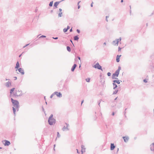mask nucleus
I'll return each instance as SVG.
<instances>
[{
  "label": "nucleus",
  "instance_id": "nucleus-41",
  "mask_svg": "<svg viewBox=\"0 0 154 154\" xmlns=\"http://www.w3.org/2000/svg\"><path fill=\"white\" fill-rule=\"evenodd\" d=\"M53 38L55 39H57L58 38V37H55V38L53 37Z\"/></svg>",
  "mask_w": 154,
  "mask_h": 154
},
{
  "label": "nucleus",
  "instance_id": "nucleus-47",
  "mask_svg": "<svg viewBox=\"0 0 154 154\" xmlns=\"http://www.w3.org/2000/svg\"><path fill=\"white\" fill-rule=\"evenodd\" d=\"M42 110L45 113V110H44V108L42 107Z\"/></svg>",
  "mask_w": 154,
  "mask_h": 154
},
{
  "label": "nucleus",
  "instance_id": "nucleus-36",
  "mask_svg": "<svg viewBox=\"0 0 154 154\" xmlns=\"http://www.w3.org/2000/svg\"><path fill=\"white\" fill-rule=\"evenodd\" d=\"M144 82L145 83H147V81L146 80V79H144L143 80Z\"/></svg>",
  "mask_w": 154,
  "mask_h": 154
},
{
  "label": "nucleus",
  "instance_id": "nucleus-60",
  "mask_svg": "<svg viewBox=\"0 0 154 154\" xmlns=\"http://www.w3.org/2000/svg\"><path fill=\"white\" fill-rule=\"evenodd\" d=\"M9 80L10 79H6V80L7 81V80Z\"/></svg>",
  "mask_w": 154,
  "mask_h": 154
},
{
  "label": "nucleus",
  "instance_id": "nucleus-53",
  "mask_svg": "<svg viewBox=\"0 0 154 154\" xmlns=\"http://www.w3.org/2000/svg\"><path fill=\"white\" fill-rule=\"evenodd\" d=\"M70 41L71 42V43H72V44L73 45V43H72V41L71 39H70Z\"/></svg>",
  "mask_w": 154,
  "mask_h": 154
},
{
  "label": "nucleus",
  "instance_id": "nucleus-14",
  "mask_svg": "<svg viewBox=\"0 0 154 154\" xmlns=\"http://www.w3.org/2000/svg\"><path fill=\"white\" fill-rule=\"evenodd\" d=\"M76 66L77 65L76 64H74L71 68V71L72 72H73L74 71V70L75 69V68L76 67Z\"/></svg>",
  "mask_w": 154,
  "mask_h": 154
},
{
  "label": "nucleus",
  "instance_id": "nucleus-54",
  "mask_svg": "<svg viewBox=\"0 0 154 154\" xmlns=\"http://www.w3.org/2000/svg\"><path fill=\"white\" fill-rule=\"evenodd\" d=\"M78 59L79 60H80V57H78Z\"/></svg>",
  "mask_w": 154,
  "mask_h": 154
},
{
  "label": "nucleus",
  "instance_id": "nucleus-63",
  "mask_svg": "<svg viewBox=\"0 0 154 154\" xmlns=\"http://www.w3.org/2000/svg\"><path fill=\"white\" fill-rule=\"evenodd\" d=\"M117 97L115 99V100H116L117 99Z\"/></svg>",
  "mask_w": 154,
  "mask_h": 154
},
{
  "label": "nucleus",
  "instance_id": "nucleus-57",
  "mask_svg": "<svg viewBox=\"0 0 154 154\" xmlns=\"http://www.w3.org/2000/svg\"><path fill=\"white\" fill-rule=\"evenodd\" d=\"M84 102V100H83L82 101V102H81V105L82 104V103H83Z\"/></svg>",
  "mask_w": 154,
  "mask_h": 154
},
{
  "label": "nucleus",
  "instance_id": "nucleus-46",
  "mask_svg": "<svg viewBox=\"0 0 154 154\" xmlns=\"http://www.w3.org/2000/svg\"><path fill=\"white\" fill-rule=\"evenodd\" d=\"M72 28L71 29H70L69 30V31L70 32H72Z\"/></svg>",
  "mask_w": 154,
  "mask_h": 154
},
{
  "label": "nucleus",
  "instance_id": "nucleus-1",
  "mask_svg": "<svg viewBox=\"0 0 154 154\" xmlns=\"http://www.w3.org/2000/svg\"><path fill=\"white\" fill-rule=\"evenodd\" d=\"M11 101L13 104V110L14 116L15 115V112L17 110V111L19 110V103L18 101L14 100L12 98L11 99Z\"/></svg>",
  "mask_w": 154,
  "mask_h": 154
},
{
  "label": "nucleus",
  "instance_id": "nucleus-34",
  "mask_svg": "<svg viewBox=\"0 0 154 154\" xmlns=\"http://www.w3.org/2000/svg\"><path fill=\"white\" fill-rule=\"evenodd\" d=\"M45 37H46V36H45L44 35H41L39 37V38H45Z\"/></svg>",
  "mask_w": 154,
  "mask_h": 154
},
{
  "label": "nucleus",
  "instance_id": "nucleus-10",
  "mask_svg": "<svg viewBox=\"0 0 154 154\" xmlns=\"http://www.w3.org/2000/svg\"><path fill=\"white\" fill-rule=\"evenodd\" d=\"M123 138L124 140V141L125 142H128L129 139V137H128L127 136L123 137Z\"/></svg>",
  "mask_w": 154,
  "mask_h": 154
},
{
  "label": "nucleus",
  "instance_id": "nucleus-49",
  "mask_svg": "<svg viewBox=\"0 0 154 154\" xmlns=\"http://www.w3.org/2000/svg\"><path fill=\"white\" fill-rule=\"evenodd\" d=\"M93 2H92V3L91 4V7H93Z\"/></svg>",
  "mask_w": 154,
  "mask_h": 154
},
{
  "label": "nucleus",
  "instance_id": "nucleus-6",
  "mask_svg": "<svg viewBox=\"0 0 154 154\" xmlns=\"http://www.w3.org/2000/svg\"><path fill=\"white\" fill-rule=\"evenodd\" d=\"M121 67L120 66H119L118 67V69L116 71V72L115 73V74H116V75H117V77H118V75L119 73V72H120V71L121 70Z\"/></svg>",
  "mask_w": 154,
  "mask_h": 154
},
{
  "label": "nucleus",
  "instance_id": "nucleus-24",
  "mask_svg": "<svg viewBox=\"0 0 154 154\" xmlns=\"http://www.w3.org/2000/svg\"><path fill=\"white\" fill-rule=\"evenodd\" d=\"M66 49H67V50L68 51L70 52L71 51V48H70L69 46H67Z\"/></svg>",
  "mask_w": 154,
  "mask_h": 154
},
{
  "label": "nucleus",
  "instance_id": "nucleus-9",
  "mask_svg": "<svg viewBox=\"0 0 154 154\" xmlns=\"http://www.w3.org/2000/svg\"><path fill=\"white\" fill-rule=\"evenodd\" d=\"M81 147H82V150H81V152H82V153L83 154L84 152H85V146L83 145H82L81 146Z\"/></svg>",
  "mask_w": 154,
  "mask_h": 154
},
{
  "label": "nucleus",
  "instance_id": "nucleus-15",
  "mask_svg": "<svg viewBox=\"0 0 154 154\" xmlns=\"http://www.w3.org/2000/svg\"><path fill=\"white\" fill-rule=\"evenodd\" d=\"M121 55H117L116 57V60L117 62H119L120 61V58Z\"/></svg>",
  "mask_w": 154,
  "mask_h": 154
},
{
  "label": "nucleus",
  "instance_id": "nucleus-8",
  "mask_svg": "<svg viewBox=\"0 0 154 154\" xmlns=\"http://www.w3.org/2000/svg\"><path fill=\"white\" fill-rule=\"evenodd\" d=\"M18 71L22 75H24V72L23 69L22 68H20L18 69Z\"/></svg>",
  "mask_w": 154,
  "mask_h": 154
},
{
  "label": "nucleus",
  "instance_id": "nucleus-30",
  "mask_svg": "<svg viewBox=\"0 0 154 154\" xmlns=\"http://www.w3.org/2000/svg\"><path fill=\"white\" fill-rule=\"evenodd\" d=\"M67 30H68L66 28L64 29H63V31L64 32H66L67 31Z\"/></svg>",
  "mask_w": 154,
  "mask_h": 154
},
{
  "label": "nucleus",
  "instance_id": "nucleus-11",
  "mask_svg": "<svg viewBox=\"0 0 154 154\" xmlns=\"http://www.w3.org/2000/svg\"><path fill=\"white\" fill-rule=\"evenodd\" d=\"M150 150L154 152V143H153L150 145Z\"/></svg>",
  "mask_w": 154,
  "mask_h": 154
},
{
  "label": "nucleus",
  "instance_id": "nucleus-38",
  "mask_svg": "<svg viewBox=\"0 0 154 154\" xmlns=\"http://www.w3.org/2000/svg\"><path fill=\"white\" fill-rule=\"evenodd\" d=\"M122 49V48L120 47H119L118 48V51H121V50Z\"/></svg>",
  "mask_w": 154,
  "mask_h": 154
},
{
  "label": "nucleus",
  "instance_id": "nucleus-56",
  "mask_svg": "<svg viewBox=\"0 0 154 154\" xmlns=\"http://www.w3.org/2000/svg\"><path fill=\"white\" fill-rule=\"evenodd\" d=\"M55 145H55V144L54 145V150H55V148H54V147H55Z\"/></svg>",
  "mask_w": 154,
  "mask_h": 154
},
{
  "label": "nucleus",
  "instance_id": "nucleus-42",
  "mask_svg": "<svg viewBox=\"0 0 154 154\" xmlns=\"http://www.w3.org/2000/svg\"><path fill=\"white\" fill-rule=\"evenodd\" d=\"M14 80H17V77H16V76L14 77Z\"/></svg>",
  "mask_w": 154,
  "mask_h": 154
},
{
  "label": "nucleus",
  "instance_id": "nucleus-37",
  "mask_svg": "<svg viewBox=\"0 0 154 154\" xmlns=\"http://www.w3.org/2000/svg\"><path fill=\"white\" fill-rule=\"evenodd\" d=\"M76 31L78 33H79L80 32V31L78 29H77L76 30Z\"/></svg>",
  "mask_w": 154,
  "mask_h": 154
},
{
  "label": "nucleus",
  "instance_id": "nucleus-13",
  "mask_svg": "<svg viewBox=\"0 0 154 154\" xmlns=\"http://www.w3.org/2000/svg\"><path fill=\"white\" fill-rule=\"evenodd\" d=\"M115 147V146H114V143H111L110 145V149L111 150H113Z\"/></svg>",
  "mask_w": 154,
  "mask_h": 154
},
{
  "label": "nucleus",
  "instance_id": "nucleus-28",
  "mask_svg": "<svg viewBox=\"0 0 154 154\" xmlns=\"http://www.w3.org/2000/svg\"><path fill=\"white\" fill-rule=\"evenodd\" d=\"M62 12H60L58 14L59 17H61L62 16Z\"/></svg>",
  "mask_w": 154,
  "mask_h": 154
},
{
  "label": "nucleus",
  "instance_id": "nucleus-31",
  "mask_svg": "<svg viewBox=\"0 0 154 154\" xmlns=\"http://www.w3.org/2000/svg\"><path fill=\"white\" fill-rule=\"evenodd\" d=\"M55 95V94H54V92L51 95V96H50V98H52V97H53V96Z\"/></svg>",
  "mask_w": 154,
  "mask_h": 154
},
{
  "label": "nucleus",
  "instance_id": "nucleus-62",
  "mask_svg": "<svg viewBox=\"0 0 154 154\" xmlns=\"http://www.w3.org/2000/svg\"><path fill=\"white\" fill-rule=\"evenodd\" d=\"M118 151H119V148H118L117 149V152H118Z\"/></svg>",
  "mask_w": 154,
  "mask_h": 154
},
{
  "label": "nucleus",
  "instance_id": "nucleus-61",
  "mask_svg": "<svg viewBox=\"0 0 154 154\" xmlns=\"http://www.w3.org/2000/svg\"><path fill=\"white\" fill-rule=\"evenodd\" d=\"M123 0H121V2H123Z\"/></svg>",
  "mask_w": 154,
  "mask_h": 154
},
{
  "label": "nucleus",
  "instance_id": "nucleus-16",
  "mask_svg": "<svg viewBox=\"0 0 154 154\" xmlns=\"http://www.w3.org/2000/svg\"><path fill=\"white\" fill-rule=\"evenodd\" d=\"M10 141L7 140H5V146H9L10 144Z\"/></svg>",
  "mask_w": 154,
  "mask_h": 154
},
{
  "label": "nucleus",
  "instance_id": "nucleus-51",
  "mask_svg": "<svg viewBox=\"0 0 154 154\" xmlns=\"http://www.w3.org/2000/svg\"><path fill=\"white\" fill-rule=\"evenodd\" d=\"M80 8V5H78V8L79 9Z\"/></svg>",
  "mask_w": 154,
  "mask_h": 154
},
{
  "label": "nucleus",
  "instance_id": "nucleus-33",
  "mask_svg": "<svg viewBox=\"0 0 154 154\" xmlns=\"http://www.w3.org/2000/svg\"><path fill=\"white\" fill-rule=\"evenodd\" d=\"M109 16H106V21L107 22H108V21L107 19H108V18H109Z\"/></svg>",
  "mask_w": 154,
  "mask_h": 154
},
{
  "label": "nucleus",
  "instance_id": "nucleus-2",
  "mask_svg": "<svg viewBox=\"0 0 154 154\" xmlns=\"http://www.w3.org/2000/svg\"><path fill=\"white\" fill-rule=\"evenodd\" d=\"M53 115L51 114L49 118L48 122L50 125H53L55 122V120L53 118Z\"/></svg>",
  "mask_w": 154,
  "mask_h": 154
},
{
  "label": "nucleus",
  "instance_id": "nucleus-27",
  "mask_svg": "<svg viewBox=\"0 0 154 154\" xmlns=\"http://www.w3.org/2000/svg\"><path fill=\"white\" fill-rule=\"evenodd\" d=\"M115 75H114V74H112V79H118L117 78H115Z\"/></svg>",
  "mask_w": 154,
  "mask_h": 154
},
{
  "label": "nucleus",
  "instance_id": "nucleus-26",
  "mask_svg": "<svg viewBox=\"0 0 154 154\" xmlns=\"http://www.w3.org/2000/svg\"><path fill=\"white\" fill-rule=\"evenodd\" d=\"M53 4V1H52L50 2V3L49 4V6L50 7H51L52 6Z\"/></svg>",
  "mask_w": 154,
  "mask_h": 154
},
{
  "label": "nucleus",
  "instance_id": "nucleus-29",
  "mask_svg": "<svg viewBox=\"0 0 154 154\" xmlns=\"http://www.w3.org/2000/svg\"><path fill=\"white\" fill-rule=\"evenodd\" d=\"M90 79L89 78H88L86 79V82H90Z\"/></svg>",
  "mask_w": 154,
  "mask_h": 154
},
{
  "label": "nucleus",
  "instance_id": "nucleus-32",
  "mask_svg": "<svg viewBox=\"0 0 154 154\" xmlns=\"http://www.w3.org/2000/svg\"><path fill=\"white\" fill-rule=\"evenodd\" d=\"M60 135L59 134V132H57V137H60Z\"/></svg>",
  "mask_w": 154,
  "mask_h": 154
},
{
  "label": "nucleus",
  "instance_id": "nucleus-48",
  "mask_svg": "<svg viewBox=\"0 0 154 154\" xmlns=\"http://www.w3.org/2000/svg\"><path fill=\"white\" fill-rule=\"evenodd\" d=\"M80 2H81V1H80L79 2H78V4H77L78 5H79V3Z\"/></svg>",
  "mask_w": 154,
  "mask_h": 154
},
{
  "label": "nucleus",
  "instance_id": "nucleus-58",
  "mask_svg": "<svg viewBox=\"0 0 154 154\" xmlns=\"http://www.w3.org/2000/svg\"><path fill=\"white\" fill-rule=\"evenodd\" d=\"M106 42H104V43H103V45H106Z\"/></svg>",
  "mask_w": 154,
  "mask_h": 154
},
{
  "label": "nucleus",
  "instance_id": "nucleus-22",
  "mask_svg": "<svg viewBox=\"0 0 154 154\" xmlns=\"http://www.w3.org/2000/svg\"><path fill=\"white\" fill-rule=\"evenodd\" d=\"M79 39V38L78 37V35L75 36L74 37V39L75 41H77Z\"/></svg>",
  "mask_w": 154,
  "mask_h": 154
},
{
  "label": "nucleus",
  "instance_id": "nucleus-21",
  "mask_svg": "<svg viewBox=\"0 0 154 154\" xmlns=\"http://www.w3.org/2000/svg\"><path fill=\"white\" fill-rule=\"evenodd\" d=\"M112 84L113 86V89H115L117 87V85L116 84L115 82H113Z\"/></svg>",
  "mask_w": 154,
  "mask_h": 154
},
{
  "label": "nucleus",
  "instance_id": "nucleus-18",
  "mask_svg": "<svg viewBox=\"0 0 154 154\" xmlns=\"http://www.w3.org/2000/svg\"><path fill=\"white\" fill-rule=\"evenodd\" d=\"M113 42L115 43L114 44L115 45H117L119 43V40L118 39H116L115 40L113 41Z\"/></svg>",
  "mask_w": 154,
  "mask_h": 154
},
{
  "label": "nucleus",
  "instance_id": "nucleus-3",
  "mask_svg": "<svg viewBox=\"0 0 154 154\" xmlns=\"http://www.w3.org/2000/svg\"><path fill=\"white\" fill-rule=\"evenodd\" d=\"M13 94L16 97L21 96L23 94L22 91L21 90H15L13 93Z\"/></svg>",
  "mask_w": 154,
  "mask_h": 154
},
{
  "label": "nucleus",
  "instance_id": "nucleus-44",
  "mask_svg": "<svg viewBox=\"0 0 154 154\" xmlns=\"http://www.w3.org/2000/svg\"><path fill=\"white\" fill-rule=\"evenodd\" d=\"M59 10L60 12H61V11H62V9H61V8H60L59 9Z\"/></svg>",
  "mask_w": 154,
  "mask_h": 154
},
{
  "label": "nucleus",
  "instance_id": "nucleus-4",
  "mask_svg": "<svg viewBox=\"0 0 154 154\" xmlns=\"http://www.w3.org/2000/svg\"><path fill=\"white\" fill-rule=\"evenodd\" d=\"M65 124L66 125V126H64L62 129L63 131L69 130V129L68 128V127L69 126V124L67 123H65Z\"/></svg>",
  "mask_w": 154,
  "mask_h": 154
},
{
  "label": "nucleus",
  "instance_id": "nucleus-40",
  "mask_svg": "<svg viewBox=\"0 0 154 154\" xmlns=\"http://www.w3.org/2000/svg\"><path fill=\"white\" fill-rule=\"evenodd\" d=\"M69 28H70V27L68 26H67L66 29L68 30L69 29Z\"/></svg>",
  "mask_w": 154,
  "mask_h": 154
},
{
  "label": "nucleus",
  "instance_id": "nucleus-20",
  "mask_svg": "<svg viewBox=\"0 0 154 154\" xmlns=\"http://www.w3.org/2000/svg\"><path fill=\"white\" fill-rule=\"evenodd\" d=\"M113 82L116 83L118 84H119L120 83V80H114L113 81Z\"/></svg>",
  "mask_w": 154,
  "mask_h": 154
},
{
  "label": "nucleus",
  "instance_id": "nucleus-45",
  "mask_svg": "<svg viewBox=\"0 0 154 154\" xmlns=\"http://www.w3.org/2000/svg\"><path fill=\"white\" fill-rule=\"evenodd\" d=\"M112 115L113 116H114L115 115V112H113Z\"/></svg>",
  "mask_w": 154,
  "mask_h": 154
},
{
  "label": "nucleus",
  "instance_id": "nucleus-7",
  "mask_svg": "<svg viewBox=\"0 0 154 154\" xmlns=\"http://www.w3.org/2000/svg\"><path fill=\"white\" fill-rule=\"evenodd\" d=\"M55 95L56 94L57 97H62V94L60 92H58L57 91H55L54 92Z\"/></svg>",
  "mask_w": 154,
  "mask_h": 154
},
{
  "label": "nucleus",
  "instance_id": "nucleus-64",
  "mask_svg": "<svg viewBox=\"0 0 154 154\" xmlns=\"http://www.w3.org/2000/svg\"><path fill=\"white\" fill-rule=\"evenodd\" d=\"M21 54L19 56V57H20V56H21Z\"/></svg>",
  "mask_w": 154,
  "mask_h": 154
},
{
  "label": "nucleus",
  "instance_id": "nucleus-5",
  "mask_svg": "<svg viewBox=\"0 0 154 154\" xmlns=\"http://www.w3.org/2000/svg\"><path fill=\"white\" fill-rule=\"evenodd\" d=\"M95 68H97L98 69H100L102 71L101 66L98 63H97L94 67Z\"/></svg>",
  "mask_w": 154,
  "mask_h": 154
},
{
  "label": "nucleus",
  "instance_id": "nucleus-23",
  "mask_svg": "<svg viewBox=\"0 0 154 154\" xmlns=\"http://www.w3.org/2000/svg\"><path fill=\"white\" fill-rule=\"evenodd\" d=\"M15 89L14 88H12L11 90L10 91V93L11 94H12L13 93V91H14V90Z\"/></svg>",
  "mask_w": 154,
  "mask_h": 154
},
{
  "label": "nucleus",
  "instance_id": "nucleus-17",
  "mask_svg": "<svg viewBox=\"0 0 154 154\" xmlns=\"http://www.w3.org/2000/svg\"><path fill=\"white\" fill-rule=\"evenodd\" d=\"M59 3L60 2H56L54 3V6L55 7L54 8H57V6L59 4Z\"/></svg>",
  "mask_w": 154,
  "mask_h": 154
},
{
  "label": "nucleus",
  "instance_id": "nucleus-35",
  "mask_svg": "<svg viewBox=\"0 0 154 154\" xmlns=\"http://www.w3.org/2000/svg\"><path fill=\"white\" fill-rule=\"evenodd\" d=\"M107 74V75L108 76H110L111 75V73L110 72H108Z\"/></svg>",
  "mask_w": 154,
  "mask_h": 154
},
{
  "label": "nucleus",
  "instance_id": "nucleus-39",
  "mask_svg": "<svg viewBox=\"0 0 154 154\" xmlns=\"http://www.w3.org/2000/svg\"><path fill=\"white\" fill-rule=\"evenodd\" d=\"M29 45V44H26L25 46H23V48H24L25 47Z\"/></svg>",
  "mask_w": 154,
  "mask_h": 154
},
{
  "label": "nucleus",
  "instance_id": "nucleus-55",
  "mask_svg": "<svg viewBox=\"0 0 154 154\" xmlns=\"http://www.w3.org/2000/svg\"><path fill=\"white\" fill-rule=\"evenodd\" d=\"M114 74V75H115V76H116L117 77V75H116V74H115V73H113Z\"/></svg>",
  "mask_w": 154,
  "mask_h": 154
},
{
  "label": "nucleus",
  "instance_id": "nucleus-19",
  "mask_svg": "<svg viewBox=\"0 0 154 154\" xmlns=\"http://www.w3.org/2000/svg\"><path fill=\"white\" fill-rule=\"evenodd\" d=\"M20 67V65L18 61H17L16 64V66L15 67V69H18Z\"/></svg>",
  "mask_w": 154,
  "mask_h": 154
},
{
  "label": "nucleus",
  "instance_id": "nucleus-25",
  "mask_svg": "<svg viewBox=\"0 0 154 154\" xmlns=\"http://www.w3.org/2000/svg\"><path fill=\"white\" fill-rule=\"evenodd\" d=\"M118 89L116 90L115 91H114L113 92V94H116L118 92Z\"/></svg>",
  "mask_w": 154,
  "mask_h": 154
},
{
  "label": "nucleus",
  "instance_id": "nucleus-59",
  "mask_svg": "<svg viewBox=\"0 0 154 154\" xmlns=\"http://www.w3.org/2000/svg\"><path fill=\"white\" fill-rule=\"evenodd\" d=\"M148 26V23H146V26Z\"/></svg>",
  "mask_w": 154,
  "mask_h": 154
},
{
  "label": "nucleus",
  "instance_id": "nucleus-50",
  "mask_svg": "<svg viewBox=\"0 0 154 154\" xmlns=\"http://www.w3.org/2000/svg\"><path fill=\"white\" fill-rule=\"evenodd\" d=\"M76 150L77 151V152L78 153H79L80 152H79L78 149H76Z\"/></svg>",
  "mask_w": 154,
  "mask_h": 154
},
{
  "label": "nucleus",
  "instance_id": "nucleus-12",
  "mask_svg": "<svg viewBox=\"0 0 154 154\" xmlns=\"http://www.w3.org/2000/svg\"><path fill=\"white\" fill-rule=\"evenodd\" d=\"M11 85V82L9 81L6 82L5 84V85L7 87H9Z\"/></svg>",
  "mask_w": 154,
  "mask_h": 154
},
{
  "label": "nucleus",
  "instance_id": "nucleus-43",
  "mask_svg": "<svg viewBox=\"0 0 154 154\" xmlns=\"http://www.w3.org/2000/svg\"><path fill=\"white\" fill-rule=\"evenodd\" d=\"M118 39L119 40V41H121V37H120V38H119V39Z\"/></svg>",
  "mask_w": 154,
  "mask_h": 154
},
{
  "label": "nucleus",
  "instance_id": "nucleus-52",
  "mask_svg": "<svg viewBox=\"0 0 154 154\" xmlns=\"http://www.w3.org/2000/svg\"><path fill=\"white\" fill-rule=\"evenodd\" d=\"M100 102H98V105H99L100 106Z\"/></svg>",
  "mask_w": 154,
  "mask_h": 154
}]
</instances>
